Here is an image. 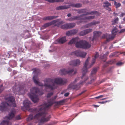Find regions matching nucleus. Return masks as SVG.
I'll return each instance as SVG.
<instances>
[{
  "mask_svg": "<svg viewBox=\"0 0 125 125\" xmlns=\"http://www.w3.org/2000/svg\"><path fill=\"white\" fill-rule=\"evenodd\" d=\"M118 20V17H117L116 18L114 19V20H112V25L115 24L117 22Z\"/></svg>",
  "mask_w": 125,
  "mask_h": 125,
  "instance_id": "2f4dec72",
  "label": "nucleus"
},
{
  "mask_svg": "<svg viewBox=\"0 0 125 125\" xmlns=\"http://www.w3.org/2000/svg\"><path fill=\"white\" fill-rule=\"evenodd\" d=\"M85 91H83V92H82L81 93L79 94V95H80L83 94V93H84L85 92Z\"/></svg>",
  "mask_w": 125,
  "mask_h": 125,
  "instance_id": "5fc2aeb1",
  "label": "nucleus"
},
{
  "mask_svg": "<svg viewBox=\"0 0 125 125\" xmlns=\"http://www.w3.org/2000/svg\"><path fill=\"white\" fill-rule=\"evenodd\" d=\"M104 3L105 4V5H104V7H108L111 6V4L109 3L107 1L104 2Z\"/></svg>",
  "mask_w": 125,
  "mask_h": 125,
  "instance_id": "c756f323",
  "label": "nucleus"
},
{
  "mask_svg": "<svg viewBox=\"0 0 125 125\" xmlns=\"http://www.w3.org/2000/svg\"><path fill=\"white\" fill-rule=\"evenodd\" d=\"M0 125H12L11 123L7 121L3 120L1 122Z\"/></svg>",
  "mask_w": 125,
  "mask_h": 125,
  "instance_id": "393cba45",
  "label": "nucleus"
},
{
  "mask_svg": "<svg viewBox=\"0 0 125 125\" xmlns=\"http://www.w3.org/2000/svg\"><path fill=\"white\" fill-rule=\"evenodd\" d=\"M23 104L24 106L26 109L28 110L30 109V107L31 104L30 102L27 99H25L23 101Z\"/></svg>",
  "mask_w": 125,
  "mask_h": 125,
  "instance_id": "f3484780",
  "label": "nucleus"
},
{
  "mask_svg": "<svg viewBox=\"0 0 125 125\" xmlns=\"http://www.w3.org/2000/svg\"><path fill=\"white\" fill-rule=\"evenodd\" d=\"M114 5L116 6V8H118L121 5V4L120 3H117L116 1L114 2Z\"/></svg>",
  "mask_w": 125,
  "mask_h": 125,
  "instance_id": "f704fd0d",
  "label": "nucleus"
},
{
  "mask_svg": "<svg viewBox=\"0 0 125 125\" xmlns=\"http://www.w3.org/2000/svg\"><path fill=\"white\" fill-rule=\"evenodd\" d=\"M69 7L68 6H60L57 7L56 8V9L57 10H60L67 9Z\"/></svg>",
  "mask_w": 125,
  "mask_h": 125,
  "instance_id": "4be33fe9",
  "label": "nucleus"
},
{
  "mask_svg": "<svg viewBox=\"0 0 125 125\" xmlns=\"http://www.w3.org/2000/svg\"><path fill=\"white\" fill-rule=\"evenodd\" d=\"M123 20L124 21H125V17L124 18Z\"/></svg>",
  "mask_w": 125,
  "mask_h": 125,
  "instance_id": "e2e57ef3",
  "label": "nucleus"
},
{
  "mask_svg": "<svg viewBox=\"0 0 125 125\" xmlns=\"http://www.w3.org/2000/svg\"><path fill=\"white\" fill-rule=\"evenodd\" d=\"M94 78H92L91 79V80L88 83V84H91V83L92 82L94 81Z\"/></svg>",
  "mask_w": 125,
  "mask_h": 125,
  "instance_id": "49530a36",
  "label": "nucleus"
},
{
  "mask_svg": "<svg viewBox=\"0 0 125 125\" xmlns=\"http://www.w3.org/2000/svg\"><path fill=\"white\" fill-rule=\"evenodd\" d=\"M100 98H101L100 97V95L95 98L96 99H98Z\"/></svg>",
  "mask_w": 125,
  "mask_h": 125,
  "instance_id": "6e6d98bb",
  "label": "nucleus"
},
{
  "mask_svg": "<svg viewBox=\"0 0 125 125\" xmlns=\"http://www.w3.org/2000/svg\"><path fill=\"white\" fill-rule=\"evenodd\" d=\"M108 54V52H107L106 53V54Z\"/></svg>",
  "mask_w": 125,
  "mask_h": 125,
  "instance_id": "774afa93",
  "label": "nucleus"
},
{
  "mask_svg": "<svg viewBox=\"0 0 125 125\" xmlns=\"http://www.w3.org/2000/svg\"><path fill=\"white\" fill-rule=\"evenodd\" d=\"M15 113V110L14 109H12L11 111L9 113L8 116L6 118L10 120L13 118L14 116Z\"/></svg>",
  "mask_w": 125,
  "mask_h": 125,
  "instance_id": "dca6fc26",
  "label": "nucleus"
},
{
  "mask_svg": "<svg viewBox=\"0 0 125 125\" xmlns=\"http://www.w3.org/2000/svg\"><path fill=\"white\" fill-rule=\"evenodd\" d=\"M12 90L13 92L15 94L20 95L25 92L23 87L20 86L17 83L12 87Z\"/></svg>",
  "mask_w": 125,
  "mask_h": 125,
  "instance_id": "6e6552de",
  "label": "nucleus"
},
{
  "mask_svg": "<svg viewBox=\"0 0 125 125\" xmlns=\"http://www.w3.org/2000/svg\"><path fill=\"white\" fill-rule=\"evenodd\" d=\"M12 63H13L14 65H11L12 67H15L16 65V62L14 60H12L10 61L9 62V63L10 64H11Z\"/></svg>",
  "mask_w": 125,
  "mask_h": 125,
  "instance_id": "c85d7f7f",
  "label": "nucleus"
},
{
  "mask_svg": "<svg viewBox=\"0 0 125 125\" xmlns=\"http://www.w3.org/2000/svg\"><path fill=\"white\" fill-rule=\"evenodd\" d=\"M93 33L94 36L92 39L93 41L96 40L101 34L102 32L101 31H95Z\"/></svg>",
  "mask_w": 125,
  "mask_h": 125,
  "instance_id": "a211bd4d",
  "label": "nucleus"
},
{
  "mask_svg": "<svg viewBox=\"0 0 125 125\" xmlns=\"http://www.w3.org/2000/svg\"><path fill=\"white\" fill-rule=\"evenodd\" d=\"M68 63L70 65L76 67L80 65L81 62L79 59H76L71 61L69 62Z\"/></svg>",
  "mask_w": 125,
  "mask_h": 125,
  "instance_id": "4468645a",
  "label": "nucleus"
},
{
  "mask_svg": "<svg viewBox=\"0 0 125 125\" xmlns=\"http://www.w3.org/2000/svg\"><path fill=\"white\" fill-rule=\"evenodd\" d=\"M107 10H108L109 11H110L111 10V9L107 7V8L106 9Z\"/></svg>",
  "mask_w": 125,
  "mask_h": 125,
  "instance_id": "4d7b16f0",
  "label": "nucleus"
},
{
  "mask_svg": "<svg viewBox=\"0 0 125 125\" xmlns=\"http://www.w3.org/2000/svg\"><path fill=\"white\" fill-rule=\"evenodd\" d=\"M57 41L59 43L62 44L66 41L65 36L62 37L60 39L57 40Z\"/></svg>",
  "mask_w": 125,
  "mask_h": 125,
  "instance_id": "412c9836",
  "label": "nucleus"
},
{
  "mask_svg": "<svg viewBox=\"0 0 125 125\" xmlns=\"http://www.w3.org/2000/svg\"><path fill=\"white\" fill-rule=\"evenodd\" d=\"M98 13L97 11H92L91 12H87L85 14H83L84 15L82 16V21L83 22H84L85 20H90L91 19H94L95 17V16H85V15L88 14H96Z\"/></svg>",
  "mask_w": 125,
  "mask_h": 125,
  "instance_id": "9d476101",
  "label": "nucleus"
},
{
  "mask_svg": "<svg viewBox=\"0 0 125 125\" xmlns=\"http://www.w3.org/2000/svg\"><path fill=\"white\" fill-rule=\"evenodd\" d=\"M100 22L99 21H94L92 22L89 23L85 25L84 26V27L85 28H88L91 27L96 24L99 23Z\"/></svg>",
  "mask_w": 125,
  "mask_h": 125,
  "instance_id": "6ab92c4d",
  "label": "nucleus"
},
{
  "mask_svg": "<svg viewBox=\"0 0 125 125\" xmlns=\"http://www.w3.org/2000/svg\"><path fill=\"white\" fill-rule=\"evenodd\" d=\"M114 55H113V53H111V55H110L109 56V57H112L113 56H114Z\"/></svg>",
  "mask_w": 125,
  "mask_h": 125,
  "instance_id": "3c124183",
  "label": "nucleus"
},
{
  "mask_svg": "<svg viewBox=\"0 0 125 125\" xmlns=\"http://www.w3.org/2000/svg\"><path fill=\"white\" fill-rule=\"evenodd\" d=\"M21 118L20 117V115H18L15 118V119L17 120L20 119H21Z\"/></svg>",
  "mask_w": 125,
  "mask_h": 125,
  "instance_id": "37998d69",
  "label": "nucleus"
},
{
  "mask_svg": "<svg viewBox=\"0 0 125 125\" xmlns=\"http://www.w3.org/2000/svg\"><path fill=\"white\" fill-rule=\"evenodd\" d=\"M53 94V93L51 92L48 93L47 95V98H49L51 97Z\"/></svg>",
  "mask_w": 125,
  "mask_h": 125,
  "instance_id": "58836bf2",
  "label": "nucleus"
},
{
  "mask_svg": "<svg viewBox=\"0 0 125 125\" xmlns=\"http://www.w3.org/2000/svg\"><path fill=\"white\" fill-rule=\"evenodd\" d=\"M86 54V53L85 52L78 50L74 51L71 53V54L72 55H74L82 58L85 57Z\"/></svg>",
  "mask_w": 125,
  "mask_h": 125,
  "instance_id": "9b49d317",
  "label": "nucleus"
},
{
  "mask_svg": "<svg viewBox=\"0 0 125 125\" xmlns=\"http://www.w3.org/2000/svg\"><path fill=\"white\" fill-rule=\"evenodd\" d=\"M59 21V19H57L53 20L51 22L46 23L42 26V29H45L47 27L50 26L52 24H55L56 22Z\"/></svg>",
  "mask_w": 125,
  "mask_h": 125,
  "instance_id": "2eb2a0df",
  "label": "nucleus"
},
{
  "mask_svg": "<svg viewBox=\"0 0 125 125\" xmlns=\"http://www.w3.org/2000/svg\"><path fill=\"white\" fill-rule=\"evenodd\" d=\"M125 14V13H121L120 15V17H123L124 16V15Z\"/></svg>",
  "mask_w": 125,
  "mask_h": 125,
  "instance_id": "09e8293b",
  "label": "nucleus"
},
{
  "mask_svg": "<svg viewBox=\"0 0 125 125\" xmlns=\"http://www.w3.org/2000/svg\"><path fill=\"white\" fill-rule=\"evenodd\" d=\"M70 31L72 35L76 34L77 33L78 31V30L75 29L72 30Z\"/></svg>",
  "mask_w": 125,
  "mask_h": 125,
  "instance_id": "7c9ffc66",
  "label": "nucleus"
},
{
  "mask_svg": "<svg viewBox=\"0 0 125 125\" xmlns=\"http://www.w3.org/2000/svg\"><path fill=\"white\" fill-rule=\"evenodd\" d=\"M57 16H48L44 17L42 19L43 20H51L53 19H55L57 17Z\"/></svg>",
  "mask_w": 125,
  "mask_h": 125,
  "instance_id": "aec40b11",
  "label": "nucleus"
},
{
  "mask_svg": "<svg viewBox=\"0 0 125 125\" xmlns=\"http://www.w3.org/2000/svg\"><path fill=\"white\" fill-rule=\"evenodd\" d=\"M111 101V100H108V101H104H104L99 102H98V103H100V104H104V103H106L107 102H109Z\"/></svg>",
  "mask_w": 125,
  "mask_h": 125,
  "instance_id": "a19ab883",
  "label": "nucleus"
},
{
  "mask_svg": "<svg viewBox=\"0 0 125 125\" xmlns=\"http://www.w3.org/2000/svg\"><path fill=\"white\" fill-rule=\"evenodd\" d=\"M33 73L34 75L33 77V80L36 85H38L40 86H44L45 87V89L46 90V87L48 88L53 90L57 88L58 87L57 85H63L67 83V79L60 77H57L53 79L50 78H46L43 80L44 84L39 81V80L37 75L40 72V70L38 69H33Z\"/></svg>",
  "mask_w": 125,
  "mask_h": 125,
  "instance_id": "f03ea898",
  "label": "nucleus"
},
{
  "mask_svg": "<svg viewBox=\"0 0 125 125\" xmlns=\"http://www.w3.org/2000/svg\"><path fill=\"white\" fill-rule=\"evenodd\" d=\"M92 29H89L84 30L85 32L86 33V34L92 32Z\"/></svg>",
  "mask_w": 125,
  "mask_h": 125,
  "instance_id": "72a5a7b5",
  "label": "nucleus"
},
{
  "mask_svg": "<svg viewBox=\"0 0 125 125\" xmlns=\"http://www.w3.org/2000/svg\"><path fill=\"white\" fill-rule=\"evenodd\" d=\"M86 11V9H82L78 10L77 12L79 13H86L87 12Z\"/></svg>",
  "mask_w": 125,
  "mask_h": 125,
  "instance_id": "a878e982",
  "label": "nucleus"
},
{
  "mask_svg": "<svg viewBox=\"0 0 125 125\" xmlns=\"http://www.w3.org/2000/svg\"><path fill=\"white\" fill-rule=\"evenodd\" d=\"M54 51V50H49V51H50H50Z\"/></svg>",
  "mask_w": 125,
  "mask_h": 125,
  "instance_id": "338daca9",
  "label": "nucleus"
},
{
  "mask_svg": "<svg viewBox=\"0 0 125 125\" xmlns=\"http://www.w3.org/2000/svg\"><path fill=\"white\" fill-rule=\"evenodd\" d=\"M72 17L73 18V21L75 20V16H73Z\"/></svg>",
  "mask_w": 125,
  "mask_h": 125,
  "instance_id": "052dcab7",
  "label": "nucleus"
},
{
  "mask_svg": "<svg viewBox=\"0 0 125 125\" xmlns=\"http://www.w3.org/2000/svg\"><path fill=\"white\" fill-rule=\"evenodd\" d=\"M107 98H102V99H100V100H104L106 99H107Z\"/></svg>",
  "mask_w": 125,
  "mask_h": 125,
  "instance_id": "bf43d9fd",
  "label": "nucleus"
},
{
  "mask_svg": "<svg viewBox=\"0 0 125 125\" xmlns=\"http://www.w3.org/2000/svg\"><path fill=\"white\" fill-rule=\"evenodd\" d=\"M78 39L77 37L73 38L69 42V44H71L74 43L76 42L75 46L77 48L87 49L89 48L90 47L91 45L85 41L81 40L77 42L78 40Z\"/></svg>",
  "mask_w": 125,
  "mask_h": 125,
  "instance_id": "39448f33",
  "label": "nucleus"
},
{
  "mask_svg": "<svg viewBox=\"0 0 125 125\" xmlns=\"http://www.w3.org/2000/svg\"><path fill=\"white\" fill-rule=\"evenodd\" d=\"M58 22V21L57 22L55 23L54 24L55 26H56L58 27H60L61 29H68L67 23H66L63 25H61L64 23V22L62 21L59 22Z\"/></svg>",
  "mask_w": 125,
  "mask_h": 125,
  "instance_id": "f8f14e48",
  "label": "nucleus"
},
{
  "mask_svg": "<svg viewBox=\"0 0 125 125\" xmlns=\"http://www.w3.org/2000/svg\"><path fill=\"white\" fill-rule=\"evenodd\" d=\"M118 52H115L113 53V54L114 55V56L115 55H116L118 53Z\"/></svg>",
  "mask_w": 125,
  "mask_h": 125,
  "instance_id": "8fccbe9b",
  "label": "nucleus"
},
{
  "mask_svg": "<svg viewBox=\"0 0 125 125\" xmlns=\"http://www.w3.org/2000/svg\"><path fill=\"white\" fill-rule=\"evenodd\" d=\"M79 35L80 36H84L86 35V33L85 32L84 30L83 31H81L79 33Z\"/></svg>",
  "mask_w": 125,
  "mask_h": 125,
  "instance_id": "c9c22d12",
  "label": "nucleus"
},
{
  "mask_svg": "<svg viewBox=\"0 0 125 125\" xmlns=\"http://www.w3.org/2000/svg\"><path fill=\"white\" fill-rule=\"evenodd\" d=\"M119 28L121 29L122 27H121V25H119Z\"/></svg>",
  "mask_w": 125,
  "mask_h": 125,
  "instance_id": "69168bd1",
  "label": "nucleus"
},
{
  "mask_svg": "<svg viewBox=\"0 0 125 125\" xmlns=\"http://www.w3.org/2000/svg\"><path fill=\"white\" fill-rule=\"evenodd\" d=\"M104 95H100V97H101V98H102V97H104Z\"/></svg>",
  "mask_w": 125,
  "mask_h": 125,
  "instance_id": "680f3d73",
  "label": "nucleus"
},
{
  "mask_svg": "<svg viewBox=\"0 0 125 125\" xmlns=\"http://www.w3.org/2000/svg\"><path fill=\"white\" fill-rule=\"evenodd\" d=\"M68 28V29L72 28L74 27L75 25V24L74 23H67Z\"/></svg>",
  "mask_w": 125,
  "mask_h": 125,
  "instance_id": "bb28decb",
  "label": "nucleus"
},
{
  "mask_svg": "<svg viewBox=\"0 0 125 125\" xmlns=\"http://www.w3.org/2000/svg\"><path fill=\"white\" fill-rule=\"evenodd\" d=\"M98 55H99L98 53L97 52H96L95 54L94 57L93 58V59L92 61V62L91 64H90L89 65H88V64L89 61L90 60V57H88L87 58V59H86V60H87L89 58L88 60V63L87 64V72H88V68H91V67H92L93 65L95 63V59L97 57H98ZM85 62H86V61H85ZM84 65L85 64H84Z\"/></svg>",
  "mask_w": 125,
  "mask_h": 125,
  "instance_id": "ddd939ff",
  "label": "nucleus"
},
{
  "mask_svg": "<svg viewBox=\"0 0 125 125\" xmlns=\"http://www.w3.org/2000/svg\"><path fill=\"white\" fill-rule=\"evenodd\" d=\"M123 64V63L121 62H119L116 63L117 65L119 66H121Z\"/></svg>",
  "mask_w": 125,
  "mask_h": 125,
  "instance_id": "ea45409f",
  "label": "nucleus"
},
{
  "mask_svg": "<svg viewBox=\"0 0 125 125\" xmlns=\"http://www.w3.org/2000/svg\"><path fill=\"white\" fill-rule=\"evenodd\" d=\"M88 59L86 60L85 64L84 65L83 68V73L81 77V79L83 80V81H80L79 83H78L76 85H74V84L78 81L79 80V78H76L73 82L71 83L68 86L67 90H70L72 89L77 90H78L80 87V85L82 84L84 82H85L88 79L87 76L85 75V74L87 72V64L88 62Z\"/></svg>",
  "mask_w": 125,
  "mask_h": 125,
  "instance_id": "7ed1b4c3",
  "label": "nucleus"
},
{
  "mask_svg": "<svg viewBox=\"0 0 125 125\" xmlns=\"http://www.w3.org/2000/svg\"><path fill=\"white\" fill-rule=\"evenodd\" d=\"M69 70H67L66 69H62L60 70L59 74L62 75L68 74L70 76H72L75 74L77 73V70L76 69L72 68L70 69L68 68Z\"/></svg>",
  "mask_w": 125,
  "mask_h": 125,
  "instance_id": "0eeeda50",
  "label": "nucleus"
},
{
  "mask_svg": "<svg viewBox=\"0 0 125 125\" xmlns=\"http://www.w3.org/2000/svg\"><path fill=\"white\" fill-rule=\"evenodd\" d=\"M67 16L68 17H69L71 16V14L70 13H69L67 14Z\"/></svg>",
  "mask_w": 125,
  "mask_h": 125,
  "instance_id": "603ef678",
  "label": "nucleus"
},
{
  "mask_svg": "<svg viewBox=\"0 0 125 125\" xmlns=\"http://www.w3.org/2000/svg\"><path fill=\"white\" fill-rule=\"evenodd\" d=\"M69 93H65V94L64 95V96H65L67 97L68 96V95H69Z\"/></svg>",
  "mask_w": 125,
  "mask_h": 125,
  "instance_id": "de8ad7c7",
  "label": "nucleus"
},
{
  "mask_svg": "<svg viewBox=\"0 0 125 125\" xmlns=\"http://www.w3.org/2000/svg\"><path fill=\"white\" fill-rule=\"evenodd\" d=\"M8 70L9 71H11V70L10 68H8Z\"/></svg>",
  "mask_w": 125,
  "mask_h": 125,
  "instance_id": "864d4df0",
  "label": "nucleus"
},
{
  "mask_svg": "<svg viewBox=\"0 0 125 125\" xmlns=\"http://www.w3.org/2000/svg\"><path fill=\"white\" fill-rule=\"evenodd\" d=\"M97 71V68H94L91 72V75H92L93 74L95 73Z\"/></svg>",
  "mask_w": 125,
  "mask_h": 125,
  "instance_id": "473e14b6",
  "label": "nucleus"
},
{
  "mask_svg": "<svg viewBox=\"0 0 125 125\" xmlns=\"http://www.w3.org/2000/svg\"><path fill=\"white\" fill-rule=\"evenodd\" d=\"M30 90L31 93L28 94L29 96L34 103L38 102L39 100L38 95H42L43 92L40 91L36 87L32 88Z\"/></svg>",
  "mask_w": 125,
  "mask_h": 125,
  "instance_id": "423d86ee",
  "label": "nucleus"
},
{
  "mask_svg": "<svg viewBox=\"0 0 125 125\" xmlns=\"http://www.w3.org/2000/svg\"><path fill=\"white\" fill-rule=\"evenodd\" d=\"M66 34L67 36H70L72 35L71 31H68L66 33Z\"/></svg>",
  "mask_w": 125,
  "mask_h": 125,
  "instance_id": "4c0bfd02",
  "label": "nucleus"
},
{
  "mask_svg": "<svg viewBox=\"0 0 125 125\" xmlns=\"http://www.w3.org/2000/svg\"><path fill=\"white\" fill-rule=\"evenodd\" d=\"M67 20L68 21H73V17H72Z\"/></svg>",
  "mask_w": 125,
  "mask_h": 125,
  "instance_id": "c03bdc74",
  "label": "nucleus"
},
{
  "mask_svg": "<svg viewBox=\"0 0 125 125\" xmlns=\"http://www.w3.org/2000/svg\"><path fill=\"white\" fill-rule=\"evenodd\" d=\"M57 97V96H54L52 97V99L48 100L47 103H45L37 108L34 109V111L37 112L38 113L34 116L30 114L27 120L35 119L36 120V122H38L39 125H42L44 122L48 121L51 117L50 115L47 114V108L51 106L54 103H56L60 104L63 102V100H62L55 102L54 100Z\"/></svg>",
  "mask_w": 125,
  "mask_h": 125,
  "instance_id": "f257e3e1",
  "label": "nucleus"
},
{
  "mask_svg": "<svg viewBox=\"0 0 125 125\" xmlns=\"http://www.w3.org/2000/svg\"><path fill=\"white\" fill-rule=\"evenodd\" d=\"M118 32V30L116 27H115L112 31V35L106 33L104 34L102 37V38H106L107 40L109 41L111 39H113L115 37Z\"/></svg>",
  "mask_w": 125,
  "mask_h": 125,
  "instance_id": "1a4fd4ad",
  "label": "nucleus"
},
{
  "mask_svg": "<svg viewBox=\"0 0 125 125\" xmlns=\"http://www.w3.org/2000/svg\"><path fill=\"white\" fill-rule=\"evenodd\" d=\"M122 3L123 4H125V1H123Z\"/></svg>",
  "mask_w": 125,
  "mask_h": 125,
  "instance_id": "0e129e2a",
  "label": "nucleus"
},
{
  "mask_svg": "<svg viewBox=\"0 0 125 125\" xmlns=\"http://www.w3.org/2000/svg\"><path fill=\"white\" fill-rule=\"evenodd\" d=\"M84 14H82L79 16H75V20H80V22L81 23L83 22L82 21V16H84Z\"/></svg>",
  "mask_w": 125,
  "mask_h": 125,
  "instance_id": "b1692460",
  "label": "nucleus"
},
{
  "mask_svg": "<svg viewBox=\"0 0 125 125\" xmlns=\"http://www.w3.org/2000/svg\"><path fill=\"white\" fill-rule=\"evenodd\" d=\"M50 2H62L63 1V0H45Z\"/></svg>",
  "mask_w": 125,
  "mask_h": 125,
  "instance_id": "cd10ccee",
  "label": "nucleus"
},
{
  "mask_svg": "<svg viewBox=\"0 0 125 125\" xmlns=\"http://www.w3.org/2000/svg\"><path fill=\"white\" fill-rule=\"evenodd\" d=\"M71 6L73 7L79 8L82 7V4L80 3H73L71 4Z\"/></svg>",
  "mask_w": 125,
  "mask_h": 125,
  "instance_id": "5701e85b",
  "label": "nucleus"
},
{
  "mask_svg": "<svg viewBox=\"0 0 125 125\" xmlns=\"http://www.w3.org/2000/svg\"><path fill=\"white\" fill-rule=\"evenodd\" d=\"M4 89L2 85L0 86V93L4 90Z\"/></svg>",
  "mask_w": 125,
  "mask_h": 125,
  "instance_id": "79ce46f5",
  "label": "nucleus"
},
{
  "mask_svg": "<svg viewBox=\"0 0 125 125\" xmlns=\"http://www.w3.org/2000/svg\"><path fill=\"white\" fill-rule=\"evenodd\" d=\"M125 31V29H122L119 32V33H121Z\"/></svg>",
  "mask_w": 125,
  "mask_h": 125,
  "instance_id": "a18cd8bd",
  "label": "nucleus"
},
{
  "mask_svg": "<svg viewBox=\"0 0 125 125\" xmlns=\"http://www.w3.org/2000/svg\"><path fill=\"white\" fill-rule=\"evenodd\" d=\"M115 59H114L109 61L108 62V64H112L115 63Z\"/></svg>",
  "mask_w": 125,
  "mask_h": 125,
  "instance_id": "e433bc0d",
  "label": "nucleus"
},
{
  "mask_svg": "<svg viewBox=\"0 0 125 125\" xmlns=\"http://www.w3.org/2000/svg\"><path fill=\"white\" fill-rule=\"evenodd\" d=\"M6 102H2L0 104V110L3 111L7 110L10 106L15 107L16 105L15 102V99L13 96H10L5 98Z\"/></svg>",
  "mask_w": 125,
  "mask_h": 125,
  "instance_id": "20e7f679",
  "label": "nucleus"
},
{
  "mask_svg": "<svg viewBox=\"0 0 125 125\" xmlns=\"http://www.w3.org/2000/svg\"><path fill=\"white\" fill-rule=\"evenodd\" d=\"M93 105L94 106V107H98L99 106V105Z\"/></svg>",
  "mask_w": 125,
  "mask_h": 125,
  "instance_id": "13d9d810",
  "label": "nucleus"
}]
</instances>
